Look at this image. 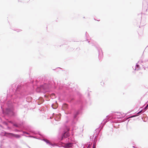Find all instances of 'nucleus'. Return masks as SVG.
Instances as JSON below:
<instances>
[{
	"mask_svg": "<svg viewBox=\"0 0 148 148\" xmlns=\"http://www.w3.org/2000/svg\"><path fill=\"white\" fill-rule=\"evenodd\" d=\"M46 142L47 143H49V141L48 140H47L46 141Z\"/></svg>",
	"mask_w": 148,
	"mask_h": 148,
	"instance_id": "9b49d317",
	"label": "nucleus"
},
{
	"mask_svg": "<svg viewBox=\"0 0 148 148\" xmlns=\"http://www.w3.org/2000/svg\"><path fill=\"white\" fill-rule=\"evenodd\" d=\"M68 108V105L66 104H64L62 106V109L63 110H66Z\"/></svg>",
	"mask_w": 148,
	"mask_h": 148,
	"instance_id": "7ed1b4c3",
	"label": "nucleus"
},
{
	"mask_svg": "<svg viewBox=\"0 0 148 148\" xmlns=\"http://www.w3.org/2000/svg\"><path fill=\"white\" fill-rule=\"evenodd\" d=\"M137 75L140 76L142 75L143 74V72L142 70H138L137 71Z\"/></svg>",
	"mask_w": 148,
	"mask_h": 148,
	"instance_id": "20e7f679",
	"label": "nucleus"
},
{
	"mask_svg": "<svg viewBox=\"0 0 148 148\" xmlns=\"http://www.w3.org/2000/svg\"><path fill=\"white\" fill-rule=\"evenodd\" d=\"M58 105L57 104L56 105H52V108L54 109H56L58 107Z\"/></svg>",
	"mask_w": 148,
	"mask_h": 148,
	"instance_id": "423d86ee",
	"label": "nucleus"
},
{
	"mask_svg": "<svg viewBox=\"0 0 148 148\" xmlns=\"http://www.w3.org/2000/svg\"><path fill=\"white\" fill-rule=\"evenodd\" d=\"M136 66L137 68H139V65L138 64H137L136 65Z\"/></svg>",
	"mask_w": 148,
	"mask_h": 148,
	"instance_id": "6e6552de",
	"label": "nucleus"
},
{
	"mask_svg": "<svg viewBox=\"0 0 148 148\" xmlns=\"http://www.w3.org/2000/svg\"><path fill=\"white\" fill-rule=\"evenodd\" d=\"M69 136V133L68 132H66L63 134L62 136V139H63L64 138H67Z\"/></svg>",
	"mask_w": 148,
	"mask_h": 148,
	"instance_id": "f257e3e1",
	"label": "nucleus"
},
{
	"mask_svg": "<svg viewBox=\"0 0 148 148\" xmlns=\"http://www.w3.org/2000/svg\"><path fill=\"white\" fill-rule=\"evenodd\" d=\"M148 107V104L145 107V109L147 107Z\"/></svg>",
	"mask_w": 148,
	"mask_h": 148,
	"instance_id": "1a4fd4ad",
	"label": "nucleus"
},
{
	"mask_svg": "<svg viewBox=\"0 0 148 148\" xmlns=\"http://www.w3.org/2000/svg\"><path fill=\"white\" fill-rule=\"evenodd\" d=\"M137 115H134V116H132L133 117H134V116H136Z\"/></svg>",
	"mask_w": 148,
	"mask_h": 148,
	"instance_id": "ddd939ff",
	"label": "nucleus"
},
{
	"mask_svg": "<svg viewBox=\"0 0 148 148\" xmlns=\"http://www.w3.org/2000/svg\"><path fill=\"white\" fill-rule=\"evenodd\" d=\"M93 148H95L94 147Z\"/></svg>",
	"mask_w": 148,
	"mask_h": 148,
	"instance_id": "dca6fc26",
	"label": "nucleus"
},
{
	"mask_svg": "<svg viewBox=\"0 0 148 148\" xmlns=\"http://www.w3.org/2000/svg\"><path fill=\"white\" fill-rule=\"evenodd\" d=\"M72 146V143H67L64 145V146L65 147L69 148Z\"/></svg>",
	"mask_w": 148,
	"mask_h": 148,
	"instance_id": "f03ea898",
	"label": "nucleus"
},
{
	"mask_svg": "<svg viewBox=\"0 0 148 148\" xmlns=\"http://www.w3.org/2000/svg\"><path fill=\"white\" fill-rule=\"evenodd\" d=\"M133 147L134 148H135V147Z\"/></svg>",
	"mask_w": 148,
	"mask_h": 148,
	"instance_id": "4468645a",
	"label": "nucleus"
},
{
	"mask_svg": "<svg viewBox=\"0 0 148 148\" xmlns=\"http://www.w3.org/2000/svg\"><path fill=\"white\" fill-rule=\"evenodd\" d=\"M101 83L102 84H101V85H102L103 84H104V83H102V82H101Z\"/></svg>",
	"mask_w": 148,
	"mask_h": 148,
	"instance_id": "f8f14e48",
	"label": "nucleus"
},
{
	"mask_svg": "<svg viewBox=\"0 0 148 148\" xmlns=\"http://www.w3.org/2000/svg\"><path fill=\"white\" fill-rule=\"evenodd\" d=\"M8 134L11 135L12 136H13L15 137L16 138H19L20 137V136L19 135H17V134H12V133H8Z\"/></svg>",
	"mask_w": 148,
	"mask_h": 148,
	"instance_id": "39448f33",
	"label": "nucleus"
},
{
	"mask_svg": "<svg viewBox=\"0 0 148 148\" xmlns=\"http://www.w3.org/2000/svg\"><path fill=\"white\" fill-rule=\"evenodd\" d=\"M141 112H142L140 111V112H139L137 113V114H140V113H141Z\"/></svg>",
	"mask_w": 148,
	"mask_h": 148,
	"instance_id": "9d476101",
	"label": "nucleus"
},
{
	"mask_svg": "<svg viewBox=\"0 0 148 148\" xmlns=\"http://www.w3.org/2000/svg\"><path fill=\"white\" fill-rule=\"evenodd\" d=\"M51 97H52L53 98H54L55 97V94H52L51 95Z\"/></svg>",
	"mask_w": 148,
	"mask_h": 148,
	"instance_id": "0eeeda50",
	"label": "nucleus"
},
{
	"mask_svg": "<svg viewBox=\"0 0 148 148\" xmlns=\"http://www.w3.org/2000/svg\"><path fill=\"white\" fill-rule=\"evenodd\" d=\"M140 111H142V110H141Z\"/></svg>",
	"mask_w": 148,
	"mask_h": 148,
	"instance_id": "2eb2a0df",
	"label": "nucleus"
}]
</instances>
